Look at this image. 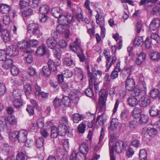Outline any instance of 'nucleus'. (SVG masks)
Segmentation results:
<instances>
[{
	"label": "nucleus",
	"mask_w": 160,
	"mask_h": 160,
	"mask_svg": "<svg viewBox=\"0 0 160 160\" xmlns=\"http://www.w3.org/2000/svg\"><path fill=\"white\" fill-rule=\"evenodd\" d=\"M68 123L67 118L63 117L60 119L58 127V130L59 131V134L61 136H64L66 134L68 129L67 125Z\"/></svg>",
	"instance_id": "f257e3e1"
},
{
	"label": "nucleus",
	"mask_w": 160,
	"mask_h": 160,
	"mask_svg": "<svg viewBox=\"0 0 160 160\" xmlns=\"http://www.w3.org/2000/svg\"><path fill=\"white\" fill-rule=\"evenodd\" d=\"M111 142V147L112 148L113 147V149H115L116 152L118 153H120L123 152L124 150H126L127 148L128 147L126 143L122 141H119L116 142L115 146L113 147V145H112V142L110 140L109 143Z\"/></svg>",
	"instance_id": "f03ea898"
},
{
	"label": "nucleus",
	"mask_w": 160,
	"mask_h": 160,
	"mask_svg": "<svg viewBox=\"0 0 160 160\" xmlns=\"http://www.w3.org/2000/svg\"><path fill=\"white\" fill-rule=\"evenodd\" d=\"M103 54L106 60L107 68L108 70L112 65L116 62V55H111L110 52L107 50H104Z\"/></svg>",
	"instance_id": "7ed1b4c3"
},
{
	"label": "nucleus",
	"mask_w": 160,
	"mask_h": 160,
	"mask_svg": "<svg viewBox=\"0 0 160 160\" xmlns=\"http://www.w3.org/2000/svg\"><path fill=\"white\" fill-rule=\"evenodd\" d=\"M107 94L105 89L101 90L99 93L98 105L101 108H103L105 105Z\"/></svg>",
	"instance_id": "20e7f679"
},
{
	"label": "nucleus",
	"mask_w": 160,
	"mask_h": 160,
	"mask_svg": "<svg viewBox=\"0 0 160 160\" xmlns=\"http://www.w3.org/2000/svg\"><path fill=\"white\" fill-rule=\"evenodd\" d=\"M28 32L32 31L33 34L39 37L42 35V33L38 28V25L37 24L32 23L29 24L28 27Z\"/></svg>",
	"instance_id": "39448f33"
},
{
	"label": "nucleus",
	"mask_w": 160,
	"mask_h": 160,
	"mask_svg": "<svg viewBox=\"0 0 160 160\" xmlns=\"http://www.w3.org/2000/svg\"><path fill=\"white\" fill-rule=\"evenodd\" d=\"M70 47L76 52L79 53L81 52L82 54H83V51L81 48L80 43L78 42V38H76L73 43L70 45Z\"/></svg>",
	"instance_id": "423d86ee"
},
{
	"label": "nucleus",
	"mask_w": 160,
	"mask_h": 160,
	"mask_svg": "<svg viewBox=\"0 0 160 160\" xmlns=\"http://www.w3.org/2000/svg\"><path fill=\"white\" fill-rule=\"evenodd\" d=\"M28 132L24 130L18 131V140L20 143L25 142L27 140Z\"/></svg>",
	"instance_id": "0eeeda50"
},
{
	"label": "nucleus",
	"mask_w": 160,
	"mask_h": 160,
	"mask_svg": "<svg viewBox=\"0 0 160 160\" xmlns=\"http://www.w3.org/2000/svg\"><path fill=\"white\" fill-rule=\"evenodd\" d=\"M150 102V100L148 97L143 96L139 99V104L141 107H146L148 106Z\"/></svg>",
	"instance_id": "6e6552de"
},
{
	"label": "nucleus",
	"mask_w": 160,
	"mask_h": 160,
	"mask_svg": "<svg viewBox=\"0 0 160 160\" xmlns=\"http://www.w3.org/2000/svg\"><path fill=\"white\" fill-rule=\"evenodd\" d=\"M8 56L13 57L18 54V51L16 48L13 46H9L6 49Z\"/></svg>",
	"instance_id": "1a4fd4ad"
},
{
	"label": "nucleus",
	"mask_w": 160,
	"mask_h": 160,
	"mask_svg": "<svg viewBox=\"0 0 160 160\" xmlns=\"http://www.w3.org/2000/svg\"><path fill=\"white\" fill-rule=\"evenodd\" d=\"M160 24V20L158 18H154L149 25V29L151 31L157 30Z\"/></svg>",
	"instance_id": "9d476101"
},
{
	"label": "nucleus",
	"mask_w": 160,
	"mask_h": 160,
	"mask_svg": "<svg viewBox=\"0 0 160 160\" xmlns=\"http://www.w3.org/2000/svg\"><path fill=\"white\" fill-rule=\"evenodd\" d=\"M66 21L68 23H70L74 21L73 17L70 13H68L67 15H63L59 19V23H64Z\"/></svg>",
	"instance_id": "9b49d317"
},
{
	"label": "nucleus",
	"mask_w": 160,
	"mask_h": 160,
	"mask_svg": "<svg viewBox=\"0 0 160 160\" xmlns=\"http://www.w3.org/2000/svg\"><path fill=\"white\" fill-rule=\"evenodd\" d=\"M72 73L68 70L63 71L60 74L58 75V80H64L70 78L72 76Z\"/></svg>",
	"instance_id": "f8f14e48"
},
{
	"label": "nucleus",
	"mask_w": 160,
	"mask_h": 160,
	"mask_svg": "<svg viewBox=\"0 0 160 160\" xmlns=\"http://www.w3.org/2000/svg\"><path fill=\"white\" fill-rule=\"evenodd\" d=\"M52 15L56 18H58V21L59 22V19L63 15H62V11L58 7H55L53 8L51 10Z\"/></svg>",
	"instance_id": "ddd939ff"
},
{
	"label": "nucleus",
	"mask_w": 160,
	"mask_h": 160,
	"mask_svg": "<svg viewBox=\"0 0 160 160\" xmlns=\"http://www.w3.org/2000/svg\"><path fill=\"white\" fill-rule=\"evenodd\" d=\"M36 53L38 56H42L43 55L48 54L47 49L45 45H42L38 48Z\"/></svg>",
	"instance_id": "4468645a"
},
{
	"label": "nucleus",
	"mask_w": 160,
	"mask_h": 160,
	"mask_svg": "<svg viewBox=\"0 0 160 160\" xmlns=\"http://www.w3.org/2000/svg\"><path fill=\"white\" fill-rule=\"evenodd\" d=\"M118 124V120L117 118H114L112 119L110 125L108 128L111 131L118 129L119 130Z\"/></svg>",
	"instance_id": "2eb2a0df"
},
{
	"label": "nucleus",
	"mask_w": 160,
	"mask_h": 160,
	"mask_svg": "<svg viewBox=\"0 0 160 160\" xmlns=\"http://www.w3.org/2000/svg\"><path fill=\"white\" fill-rule=\"evenodd\" d=\"M63 63L66 67L73 68L75 65V63L71 58L66 57L63 60Z\"/></svg>",
	"instance_id": "dca6fc26"
},
{
	"label": "nucleus",
	"mask_w": 160,
	"mask_h": 160,
	"mask_svg": "<svg viewBox=\"0 0 160 160\" xmlns=\"http://www.w3.org/2000/svg\"><path fill=\"white\" fill-rule=\"evenodd\" d=\"M46 43L48 47L51 49H54L56 46L57 42L55 39L49 38L47 40Z\"/></svg>",
	"instance_id": "f3484780"
},
{
	"label": "nucleus",
	"mask_w": 160,
	"mask_h": 160,
	"mask_svg": "<svg viewBox=\"0 0 160 160\" xmlns=\"http://www.w3.org/2000/svg\"><path fill=\"white\" fill-rule=\"evenodd\" d=\"M145 58V54L143 52H141L138 55L136 59V63L138 65H141L144 61Z\"/></svg>",
	"instance_id": "a211bd4d"
},
{
	"label": "nucleus",
	"mask_w": 160,
	"mask_h": 160,
	"mask_svg": "<svg viewBox=\"0 0 160 160\" xmlns=\"http://www.w3.org/2000/svg\"><path fill=\"white\" fill-rule=\"evenodd\" d=\"M128 103L129 105L132 107H135L138 104V101L135 97H129L128 99Z\"/></svg>",
	"instance_id": "6ab92c4d"
},
{
	"label": "nucleus",
	"mask_w": 160,
	"mask_h": 160,
	"mask_svg": "<svg viewBox=\"0 0 160 160\" xmlns=\"http://www.w3.org/2000/svg\"><path fill=\"white\" fill-rule=\"evenodd\" d=\"M150 97L153 99L158 98L160 99V92L158 88H153L150 92Z\"/></svg>",
	"instance_id": "aec40b11"
},
{
	"label": "nucleus",
	"mask_w": 160,
	"mask_h": 160,
	"mask_svg": "<svg viewBox=\"0 0 160 160\" xmlns=\"http://www.w3.org/2000/svg\"><path fill=\"white\" fill-rule=\"evenodd\" d=\"M71 98L65 96L62 99V103H63V107L64 110L66 109L67 107H69L71 105Z\"/></svg>",
	"instance_id": "412c9836"
},
{
	"label": "nucleus",
	"mask_w": 160,
	"mask_h": 160,
	"mask_svg": "<svg viewBox=\"0 0 160 160\" xmlns=\"http://www.w3.org/2000/svg\"><path fill=\"white\" fill-rule=\"evenodd\" d=\"M53 105L56 108H59L61 109L64 110L63 107V103H62V99L61 100L56 98L53 101Z\"/></svg>",
	"instance_id": "4be33fe9"
},
{
	"label": "nucleus",
	"mask_w": 160,
	"mask_h": 160,
	"mask_svg": "<svg viewBox=\"0 0 160 160\" xmlns=\"http://www.w3.org/2000/svg\"><path fill=\"white\" fill-rule=\"evenodd\" d=\"M12 65V61L11 59L8 58L4 60L2 63V68L6 69H8L11 68Z\"/></svg>",
	"instance_id": "5701e85b"
},
{
	"label": "nucleus",
	"mask_w": 160,
	"mask_h": 160,
	"mask_svg": "<svg viewBox=\"0 0 160 160\" xmlns=\"http://www.w3.org/2000/svg\"><path fill=\"white\" fill-rule=\"evenodd\" d=\"M1 37L5 42H8L10 39L9 32L7 30L3 31L2 32Z\"/></svg>",
	"instance_id": "b1692460"
},
{
	"label": "nucleus",
	"mask_w": 160,
	"mask_h": 160,
	"mask_svg": "<svg viewBox=\"0 0 160 160\" xmlns=\"http://www.w3.org/2000/svg\"><path fill=\"white\" fill-rule=\"evenodd\" d=\"M5 121H8L10 125H16L17 122V119L14 116H10L5 118Z\"/></svg>",
	"instance_id": "393cba45"
},
{
	"label": "nucleus",
	"mask_w": 160,
	"mask_h": 160,
	"mask_svg": "<svg viewBox=\"0 0 160 160\" xmlns=\"http://www.w3.org/2000/svg\"><path fill=\"white\" fill-rule=\"evenodd\" d=\"M11 100L21 99V94L18 90H15L12 92V95L10 97Z\"/></svg>",
	"instance_id": "a878e982"
},
{
	"label": "nucleus",
	"mask_w": 160,
	"mask_h": 160,
	"mask_svg": "<svg viewBox=\"0 0 160 160\" xmlns=\"http://www.w3.org/2000/svg\"><path fill=\"white\" fill-rule=\"evenodd\" d=\"M142 112L141 109L138 107L135 108L132 112V116L134 118H138Z\"/></svg>",
	"instance_id": "bb28decb"
},
{
	"label": "nucleus",
	"mask_w": 160,
	"mask_h": 160,
	"mask_svg": "<svg viewBox=\"0 0 160 160\" xmlns=\"http://www.w3.org/2000/svg\"><path fill=\"white\" fill-rule=\"evenodd\" d=\"M84 116L80 115L78 113H75L72 115V119L73 122L78 123L80 120L84 118Z\"/></svg>",
	"instance_id": "cd10ccee"
},
{
	"label": "nucleus",
	"mask_w": 160,
	"mask_h": 160,
	"mask_svg": "<svg viewBox=\"0 0 160 160\" xmlns=\"http://www.w3.org/2000/svg\"><path fill=\"white\" fill-rule=\"evenodd\" d=\"M148 120V117L147 115L141 114L138 120V123L141 125H144L147 123Z\"/></svg>",
	"instance_id": "c85d7f7f"
},
{
	"label": "nucleus",
	"mask_w": 160,
	"mask_h": 160,
	"mask_svg": "<svg viewBox=\"0 0 160 160\" xmlns=\"http://www.w3.org/2000/svg\"><path fill=\"white\" fill-rule=\"evenodd\" d=\"M80 152L87 154L88 150V145L85 142H83L79 146Z\"/></svg>",
	"instance_id": "c756f323"
},
{
	"label": "nucleus",
	"mask_w": 160,
	"mask_h": 160,
	"mask_svg": "<svg viewBox=\"0 0 160 160\" xmlns=\"http://www.w3.org/2000/svg\"><path fill=\"white\" fill-rule=\"evenodd\" d=\"M10 7L6 4H1L0 7V10L3 13H7L10 11Z\"/></svg>",
	"instance_id": "7c9ffc66"
},
{
	"label": "nucleus",
	"mask_w": 160,
	"mask_h": 160,
	"mask_svg": "<svg viewBox=\"0 0 160 160\" xmlns=\"http://www.w3.org/2000/svg\"><path fill=\"white\" fill-rule=\"evenodd\" d=\"M135 87L134 81H127L126 83V88L127 90L131 91Z\"/></svg>",
	"instance_id": "2f4dec72"
},
{
	"label": "nucleus",
	"mask_w": 160,
	"mask_h": 160,
	"mask_svg": "<svg viewBox=\"0 0 160 160\" xmlns=\"http://www.w3.org/2000/svg\"><path fill=\"white\" fill-rule=\"evenodd\" d=\"M144 129L147 132V133L151 137L154 136L157 133V130L154 128H145Z\"/></svg>",
	"instance_id": "473e14b6"
},
{
	"label": "nucleus",
	"mask_w": 160,
	"mask_h": 160,
	"mask_svg": "<svg viewBox=\"0 0 160 160\" xmlns=\"http://www.w3.org/2000/svg\"><path fill=\"white\" fill-rule=\"evenodd\" d=\"M96 23L99 26L104 25V19L102 18V15H100L98 13L95 16Z\"/></svg>",
	"instance_id": "72a5a7b5"
},
{
	"label": "nucleus",
	"mask_w": 160,
	"mask_h": 160,
	"mask_svg": "<svg viewBox=\"0 0 160 160\" xmlns=\"http://www.w3.org/2000/svg\"><path fill=\"white\" fill-rule=\"evenodd\" d=\"M48 67L52 72H54L57 70V66L54 63L53 61L50 59L48 62Z\"/></svg>",
	"instance_id": "f704fd0d"
},
{
	"label": "nucleus",
	"mask_w": 160,
	"mask_h": 160,
	"mask_svg": "<svg viewBox=\"0 0 160 160\" xmlns=\"http://www.w3.org/2000/svg\"><path fill=\"white\" fill-rule=\"evenodd\" d=\"M59 131L58 130V128H57L55 127H53L51 129V136L52 138H57L58 135H60L59 132Z\"/></svg>",
	"instance_id": "c9c22d12"
},
{
	"label": "nucleus",
	"mask_w": 160,
	"mask_h": 160,
	"mask_svg": "<svg viewBox=\"0 0 160 160\" xmlns=\"http://www.w3.org/2000/svg\"><path fill=\"white\" fill-rule=\"evenodd\" d=\"M11 101L12 102L14 107L16 108H19L22 106V101L21 99Z\"/></svg>",
	"instance_id": "e433bc0d"
},
{
	"label": "nucleus",
	"mask_w": 160,
	"mask_h": 160,
	"mask_svg": "<svg viewBox=\"0 0 160 160\" xmlns=\"http://www.w3.org/2000/svg\"><path fill=\"white\" fill-rule=\"evenodd\" d=\"M18 131L10 132L9 134V138L12 141H15L18 139Z\"/></svg>",
	"instance_id": "4c0bfd02"
},
{
	"label": "nucleus",
	"mask_w": 160,
	"mask_h": 160,
	"mask_svg": "<svg viewBox=\"0 0 160 160\" xmlns=\"http://www.w3.org/2000/svg\"><path fill=\"white\" fill-rule=\"evenodd\" d=\"M49 7L46 5L41 6L39 8V12L42 15H46L49 12Z\"/></svg>",
	"instance_id": "58836bf2"
},
{
	"label": "nucleus",
	"mask_w": 160,
	"mask_h": 160,
	"mask_svg": "<svg viewBox=\"0 0 160 160\" xmlns=\"http://www.w3.org/2000/svg\"><path fill=\"white\" fill-rule=\"evenodd\" d=\"M143 41L142 37L138 36L135 38L133 41V44L135 46H139L143 43Z\"/></svg>",
	"instance_id": "ea45409f"
},
{
	"label": "nucleus",
	"mask_w": 160,
	"mask_h": 160,
	"mask_svg": "<svg viewBox=\"0 0 160 160\" xmlns=\"http://www.w3.org/2000/svg\"><path fill=\"white\" fill-rule=\"evenodd\" d=\"M139 157L140 160H146L147 159V153L144 149L140 150L139 152Z\"/></svg>",
	"instance_id": "a19ab883"
},
{
	"label": "nucleus",
	"mask_w": 160,
	"mask_h": 160,
	"mask_svg": "<svg viewBox=\"0 0 160 160\" xmlns=\"http://www.w3.org/2000/svg\"><path fill=\"white\" fill-rule=\"evenodd\" d=\"M158 110L154 106L151 107L149 110V113L151 116H157Z\"/></svg>",
	"instance_id": "79ce46f5"
},
{
	"label": "nucleus",
	"mask_w": 160,
	"mask_h": 160,
	"mask_svg": "<svg viewBox=\"0 0 160 160\" xmlns=\"http://www.w3.org/2000/svg\"><path fill=\"white\" fill-rule=\"evenodd\" d=\"M28 157L26 153L23 152L18 153L16 156L17 160H25V159H27Z\"/></svg>",
	"instance_id": "37998d69"
},
{
	"label": "nucleus",
	"mask_w": 160,
	"mask_h": 160,
	"mask_svg": "<svg viewBox=\"0 0 160 160\" xmlns=\"http://www.w3.org/2000/svg\"><path fill=\"white\" fill-rule=\"evenodd\" d=\"M151 59L153 60H158L160 59V55L159 52H156L151 53L150 54Z\"/></svg>",
	"instance_id": "c03bdc74"
},
{
	"label": "nucleus",
	"mask_w": 160,
	"mask_h": 160,
	"mask_svg": "<svg viewBox=\"0 0 160 160\" xmlns=\"http://www.w3.org/2000/svg\"><path fill=\"white\" fill-rule=\"evenodd\" d=\"M59 84L61 85L62 89L64 91L70 90V88L68 87V84L64 82V81H59Z\"/></svg>",
	"instance_id": "a18cd8bd"
},
{
	"label": "nucleus",
	"mask_w": 160,
	"mask_h": 160,
	"mask_svg": "<svg viewBox=\"0 0 160 160\" xmlns=\"http://www.w3.org/2000/svg\"><path fill=\"white\" fill-rule=\"evenodd\" d=\"M43 139L42 137H39L36 140L35 145L38 148L42 147L43 144Z\"/></svg>",
	"instance_id": "49530a36"
},
{
	"label": "nucleus",
	"mask_w": 160,
	"mask_h": 160,
	"mask_svg": "<svg viewBox=\"0 0 160 160\" xmlns=\"http://www.w3.org/2000/svg\"><path fill=\"white\" fill-rule=\"evenodd\" d=\"M1 148L2 151L5 153H8L9 152L10 150V147L8 144L3 143L1 146Z\"/></svg>",
	"instance_id": "de8ad7c7"
},
{
	"label": "nucleus",
	"mask_w": 160,
	"mask_h": 160,
	"mask_svg": "<svg viewBox=\"0 0 160 160\" xmlns=\"http://www.w3.org/2000/svg\"><path fill=\"white\" fill-rule=\"evenodd\" d=\"M99 83L97 81H89V87L90 88H92L93 87V85L94 86V89L96 90H98Z\"/></svg>",
	"instance_id": "09e8293b"
},
{
	"label": "nucleus",
	"mask_w": 160,
	"mask_h": 160,
	"mask_svg": "<svg viewBox=\"0 0 160 160\" xmlns=\"http://www.w3.org/2000/svg\"><path fill=\"white\" fill-rule=\"evenodd\" d=\"M86 154L80 152L76 153V160H85Z\"/></svg>",
	"instance_id": "8fccbe9b"
},
{
	"label": "nucleus",
	"mask_w": 160,
	"mask_h": 160,
	"mask_svg": "<svg viewBox=\"0 0 160 160\" xmlns=\"http://www.w3.org/2000/svg\"><path fill=\"white\" fill-rule=\"evenodd\" d=\"M28 42L25 41H22L19 42L18 44V47L20 49L25 48L28 45Z\"/></svg>",
	"instance_id": "3c124183"
},
{
	"label": "nucleus",
	"mask_w": 160,
	"mask_h": 160,
	"mask_svg": "<svg viewBox=\"0 0 160 160\" xmlns=\"http://www.w3.org/2000/svg\"><path fill=\"white\" fill-rule=\"evenodd\" d=\"M8 56L6 51L4 50H0V61H4Z\"/></svg>",
	"instance_id": "603ef678"
},
{
	"label": "nucleus",
	"mask_w": 160,
	"mask_h": 160,
	"mask_svg": "<svg viewBox=\"0 0 160 160\" xmlns=\"http://www.w3.org/2000/svg\"><path fill=\"white\" fill-rule=\"evenodd\" d=\"M138 126L137 122L135 120H132L129 122V126L131 129H135Z\"/></svg>",
	"instance_id": "864d4df0"
},
{
	"label": "nucleus",
	"mask_w": 160,
	"mask_h": 160,
	"mask_svg": "<svg viewBox=\"0 0 160 160\" xmlns=\"http://www.w3.org/2000/svg\"><path fill=\"white\" fill-rule=\"evenodd\" d=\"M33 11L32 9L29 8L22 12V15L23 17H28L30 16L32 13Z\"/></svg>",
	"instance_id": "5fc2aeb1"
},
{
	"label": "nucleus",
	"mask_w": 160,
	"mask_h": 160,
	"mask_svg": "<svg viewBox=\"0 0 160 160\" xmlns=\"http://www.w3.org/2000/svg\"><path fill=\"white\" fill-rule=\"evenodd\" d=\"M151 13L152 14L156 15L160 14V7L159 6L154 7L151 11Z\"/></svg>",
	"instance_id": "6e6d98bb"
},
{
	"label": "nucleus",
	"mask_w": 160,
	"mask_h": 160,
	"mask_svg": "<svg viewBox=\"0 0 160 160\" xmlns=\"http://www.w3.org/2000/svg\"><path fill=\"white\" fill-rule=\"evenodd\" d=\"M6 91V88L3 83H0V97L4 95Z\"/></svg>",
	"instance_id": "4d7b16f0"
},
{
	"label": "nucleus",
	"mask_w": 160,
	"mask_h": 160,
	"mask_svg": "<svg viewBox=\"0 0 160 160\" xmlns=\"http://www.w3.org/2000/svg\"><path fill=\"white\" fill-rule=\"evenodd\" d=\"M42 70L44 75L46 77L48 76L52 72L49 68L47 66H43Z\"/></svg>",
	"instance_id": "13d9d810"
},
{
	"label": "nucleus",
	"mask_w": 160,
	"mask_h": 160,
	"mask_svg": "<svg viewBox=\"0 0 160 160\" xmlns=\"http://www.w3.org/2000/svg\"><path fill=\"white\" fill-rule=\"evenodd\" d=\"M86 128V125L83 123L79 124L78 127V130L81 133H83L84 132Z\"/></svg>",
	"instance_id": "bf43d9fd"
},
{
	"label": "nucleus",
	"mask_w": 160,
	"mask_h": 160,
	"mask_svg": "<svg viewBox=\"0 0 160 160\" xmlns=\"http://www.w3.org/2000/svg\"><path fill=\"white\" fill-rule=\"evenodd\" d=\"M78 91L76 89H73L72 90L70 93V95L71 100H74L76 99L78 97Z\"/></svg>",
	"instance_id": "052dcab7"
},
{
	"label": "nucleus",
	"mask_w": 160,
	"mask_h": 160,
	"mask_svg": "<svg viewBox=\"0 0 160 160\" xmlns=\"http://www.w3.org/2000/svg\"><path fill=\"white\" fill-rule=\"evenodd\" d=\"M25 92L26 95H29L31 92V87L29 83L26 84L24 86Z\"/></svg>",
	"instance_id": "680f3d73"
},
{
	"label": "nucleus",
	"mask_w": 160,
	"mask_h": 160,
	"mask_svg": "<svg viewBox=\"0 0 160 160\" xmlns=\"http://www.w3.org/2000/svg\"><path fill=\"white\" fill-rule=\"evenodd\" d=\"M57 29L60 33L64 32L67 30L66 29V27L61 24H59L57 26Z\"/></svg>",
	"instance_id": "e2e57ef3"
},
{
	"label": "nucleus",
	"mask_w": 160,
	"mask_h": 160,
	"mask_svg": "<svg viewBox=\"0 0 160 160\" xmlns=\"http://www.w3.org/2000/svg\"><path fill=\"white\" fill-rule=\"evenodd\" d=\"M137 86L142 90H145L146 88V85L143 81H140L138 84L137 85Z\"/></svg>",
	"instance_id": "0e129e2a"
},
{
	"label": "nucleus",
	"mask_w": 160,
	"mask_h": 160,
	"mask_svg": "<svg viewBox=\"0 0 160 160\" xmlns=\"http://www.w3.org/2000/svg\"><path fill=\"white\" fill-rule=\"evenodd\" d=\"M29 1H30V2H32L31 4L32 7L33 8H35L38 6L40 0H30Z\"/></svg>",
	"instance_id": "69168bd1"
},
{
	"label": "nucleus",
	"mask_w": 160,
	"mask_h": 160,
	"mask_svg": "<svg viewBox=\"0 0 160 160\" xmlns=\"http://www.w3.org/2000/svg\"><path fill=\"white\" fill-rule=\"evenodd\" d=\"M151 38L155 40L158 43H160V37L155 33H152L151 36Z\"/></svg>",
	"instance_id": "338daca9"
},
{
	"label": "nucleus",
	"mask_w": 160,
	"mask_h": 160,
	"mask_svg": "<svg viewBox=\"0 0 160 160\" xmlns=\"http://www.w3.org/2000/svg\"><path fill=\"white\" fill-rule=\"evenodd\" d=\"M19 6L20 8L23 9L28 6V3L24 0H20L19 1Z\"/></svg>",
	"instance_id": "774afa93"
}]
</instances>
